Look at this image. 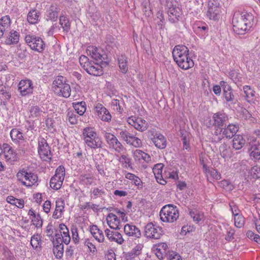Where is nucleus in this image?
<instances>
[{"label":"nucleus","instance_id":"nucleus-1","mask_svg":"<svg viewBox=\"0 0 260 260\" xmlns=\"http://www.w3.org/2000/svg\"><path fill=\"white\" fill-rule=\"evenodd\" d=\"M254 15L246 10L236 12L232 20L233 28L235 33L244 34L249 30L253 24Z\"/></svg>","mask_w":260,"mask_h":260},{"label":"nucleus","instance_id":"nucleus-2","mask_svg":"<svg viewBox=\"0 0 260 260\" xmlns=\"http://www.w3.org/2000/svg\"><path fill=\"white\" fill-rule=\"evenodd\" d=\"M172 55L174 61L183 70H188L194 66L193 60L189 56V49L184 45L176 46Z\"/></svg>","mask_w":260,"mask_h":260},{"label":"nucleus","instance_id":"nucleus-3","mask_svg":"<svg viewBox=\"0 0 260 260\" xmlns=\"http://www.w3.org/2000/svg\"><path fill=\"white\" fill-rule=\"evenodd\" d=\"M82 136L84 143L88 147L96 149L102 147V139L94 128L91 127H85L83 129Z\"/></svg>","mask_w":260,"mask_h":260},{"label":"nucleus","instance_id":"nucleus-4","mask_svg":"<svg viewBox=\"0 0 260 260\" xmlns=\"http://www.w3.org/2000/svg\"><path fill=\"white\" fill-rule=\"evenodd\" d=\"M228 120L227 114L222 112H218L214 113L212 118L207 120L205 124L208 127L214 126L215 129L214 135L218 136L221 134L223 129L222 127Z\"/></svg>","mask_w":260,"mask_h":260},{"label":"nucleus","instance_id":"nucleus-5","mask_svg":"<svg viewBox=\"0 0 260 260\" xmlns=\"http://www.w3.org/2000/svg\"><path fill=\"white\" fill-rule=\"evenodd\" d=\"M54 92L59 96L66 98L71 95L70 85L66 82V79L62 76H57L53 82Z\"/></svg>","mask_w":260,"mask_h":260},{"label":"nucleus","instance_id":"nucleus-6","mask_svg":"<svg viewBox=\"0 0 260 260\" xmlns=\"http://www.w3.org/2000/svg\"><path fill=\"white\" fill-rule=\"evenodd\" d=\"M79 61L81 67L88 74L95 76L103 74L102 66L98 63L89 61L88 58L85 55H81L79 59Z\"/></svg>","mask_w":260,"mask_h":260},{"label":"nucleus","instance_id":"nucleus-7","mask_svg":"<svg viewBox=\"0 0 260 260\" xmlns=\"http://www.w3.org/2000/svg\"><path fill=\"white\" fill-rule=\"evenodd\" d=\"M159 215L162 221L174 222L179 217V210L176 206L172 204H168L161 208L159 212Z\"/></svg>","mask_w":260,"mask_h":260},{"label":"nucleus","instance_id":"nucleus-8","mask_svg":"<svg viewBox=\"0 0 260 260\" xmlns=\"http://www.w3.org/2000/svg\"><path fill=\"white\" fill-rule=\"evenodd\" d=\"M16 177L23 185L26 187H31L35 185L38 180L36 174L24 169L18 172Z\"/></svg>","mask_w":260,"mask_h":260},{"label":"nucleus","instance_id":"nucleus-9","mask_svg":"<svg viewBox=\"0 0 260 260\" xmlns=\"http://www.w3.org/2000/svg\"><path fill=\"white\" fill-rule=\"evenodd\" d=\"M64 176L65 169L63 166H59L56 169L55 175L50 179V187L55 190L60 189L62 185Z\"/></svg>","mask_w":260,"mask_h":260},{"label":"nucleus","instance_id":"nucleus-10","mask_svg":"<svg viewBox=\"0 0 260 260\" xmlns=\"http://www.w3.org/2000/svg\"><path fill=\"white\" fill-rule=\"evenodd\" d=\"M176 2L174 0H166V7L168 9V14L169 21L175 23L179 20L182 14L181 9L176 7Z\"/></svg>","mask_w":260,"mask_h":260},{"label":"nucleus","instance_id":"nucleus-11","mask_svg":"<svg viewBox=\"0 0 260 260\" xmlns=\"http://www.w3.org/2000/svg\"><path fill=\"white\" fill-rule=\"evenodd\" d=\"M221 12L220 4L218 0H209L208 8L206 13L207 17L213 20H217Z\"/></svg>","mask_w":260,"mask_h":260},{"label":"nucleus","instance_id":"nucleus-12","mask_svg":"<svg viewBox=\"0 0 260 260\" xmlns=\"http://www.w3.org/2000/svg\"><path fill=\"white\" fill-rule=\"evenodd\" d=\"M25 40L26 43L32 50L41 53L45 49V43L40 37L28 35L26 36Z\"/></svg>","mask_w":260,"mask_h":260},{"label":"nucleus","instance_id":"nucleus-13","mask_svg":"<svg viewBox=\"0 0 260 260\" xmlns=\"http://www.w3.org/2000/svg\"><path fill=\"white\" fill-rule=\"evenodd\" d=\"M144 233L147 238L151 239H159L162 235V228L152 222L145 225Z\"/></svg>","mask_w":260,"mask_h":260},{"label":"nucleus","instance_id":"nucleus-14","mask_svg":"<svg viewBox=\"0 0 260 260\" xmlns=\"http://www.w3.org/2000/svg\"><path fill=\"white\" fill-rule=\"evenodd\" d=\"M38 153L41 158L44 161H49L51 159L50 147L46 140L42 137L38 139Z\"/></svg>","mask_w":260,"mask_h":260},{"label":"nucleus","instance_id":"nucleus-15","mask_svg":"<svg viewBox=\"0 0 260 260\" xmlns=\"http://www.w3.org/2000/svg\"><path fill=\"white\" fill-rule=\"evenodd\" d=\"M119 136L128 144L135 147H140L142 145L141 139L131 134L126 130H121L119 132Z\"/></svg>","mask_w":260,"mask_h":260},{"label":"nucleus","instance_id":"nucleus-16","mask_svg":"<svg viewBox=\"0 0 260 260\" xmlns=\"http://www.w3.org/2000/svg\"><path fill=\"white\" fill-rule=\"evenodd\" d=\"M128 123L140 132H144L148 127V122L140 117L131 116L127 119Z\"/></svg>","mask_w":260,"mask_h":260},{"label":"nucleus","instance_id":"nucleus-17","mask_svg":"<svg viewBox=\"0 0 260 260\" xmlns=\"http://www.w3.org/2000/svg\"><path fill=\"white\" fill-rule=\"evenodd\" d=\"M18 88L22 96L29 95L32 92V82L29 79L22 80L19 82Z\"/></svg>","mask_w":260,"mask_h":260},{"label":"nucleus","instance_id":"nucleus-18","mask_svg":"<svg viewBox=\"0 0 260 260\" xmlns=\"http://www.w3.org/2000/svg\"><path fill=\"white\" fill-rule=\"evenodd\" d=\"M105 138L110 147H112L118 152H120L123 150L122 145L114 135L110 133H106Z\"/></svg>","mask_w":260,"mask_h":260},{"label":"nucleus","instance_id":"nucleus-19","mask_svg":"<svg viewBox=\"0 0 260 260\" xmlns=\"http://www.w3.org/2000/svg\"><path fill=\"white\" fill-rule=\"evenodd\" d=\"M98 117L103 121L110 122L112 116L109 111L102 104H98L94 108Z\"/></svg>","mask_w":260,"mask_h":260},{"label":"nucleus","instance_id":"nucleus-20","mask_svg":"<svg viewBox=\"0 0 260 260\" xmlns=\"http://www.w3.org/2000/svg\"><path fill=\"white\" fill-rule=\"evenodd\" d=\"M4 157L7 161L12 163L17 159V155L15 150L9 144H3V152Z\"/></svg>","mask_w":260,"mask_h":260},{"label":"nucleus","instance_id":"nucleus-21","mask_svg":"<svg viewBox=\"0 0 260 260\" xmlns=\"http://www.w3.org/2000/svg\"><path fill=\"white\" fill-rule=\"evenodd\" d=\"M105 233L107 238L111 242H115L119 244H122L124 242V239L122 235L116 230H111L107 229L105 230Z\"/></svg>","mask_w":260,"mask_h":260},{"label":"nucleus","instance_id":"nucleus-22","mask_svg":"<svg viewBox=\"0 0 260 260\" xmlns=\"http://www.w3.org/2000/svg\"><path fill=\"white\" fill-rule=\"evenodd\" d=\"M60 11L59 6L57 4H52L47 9L46 13V19L47 21H56Z\"/></svg>","mask_w":260,"mask_h":260},{"label":"nucleus","instance_id":"nucleus-23","mask_svg":"<svg viewBox=\"0 0 260 260\" xmlns=\"http://www.w3.org/2000/svg\"><path fill=\"white\" fill-rule=\"evenodd\" d=\"M55 239L53 241V253L57 258H61L63 254V245L59 235L55 234Z\"/></svg>","mask_w":260,"mask_h":260},{"label":"nucleus","instance_id":"nucleus-24","mask_svg":"<svg viewBox=\"0 0 260 260\" xmlns=\"http://www.w3.org/2000/svg\"><path fill=\"white\" fill-rule=\"evenodd\" d=\"M65 202L63 198L57 199L55 202V209L53 213L52 217L54 219L61 218L64 211Z\"/></svg>","mask_w":260,"mask_h":260},{"label":"nucleus","instance_id":"nucleus-25","mask_svg":"<svg viewBox=\"0 0 260 260\" xmlns=\"http://www.w3.org/2000/svg\"><path fill=\"white\" fill-rule=\"evenodd\" d=\"M124 232L126 235L138 238L141 236V231L139 228L133 223H127L124 226Z\"/></svg>","mask_w":260,"mask_h":260},{"label":"nucleus","instance_id":"nucleus-26","mask_svg":"<svg viewBox=\"0 0 260 260\" xmlns=\"http://www.w3.org/2000/svg\"><path fill=\"white\" fill-rule=\"evenodd\" d=\"M102 50L93 46H89L87 47L86 52L93 59L101 62L102 61L103 54Z\"/></svg>","mask_w":260,"mask_h":260},{"label":"nucleus","instance_id":"nucleus-27","mask_svg":"<svg viewBox=\"0 0 260 260\" xmlns=\"http://www.w3.org/2000/svg\"><path fill=\"white\" fill-rule=\"evenodd\" d=\"M10 135L12 141L16 144L22 143L24 141V135L22 131L17 128L11 129Z\"/></svg>","mask_w":260,"mask_h":260},{"label":"nucleus","instance_id":"nucleus-28","mask_svg":"<svg viewBox=\"0 0 260 260\" xmlns=\"http://www.w3.org/2000/svg\"><path fill=\"white\" fill-rule=\"evenodd\" d=\"M219 151L221 156L225 159V160L234 161L233 157L234 153L230 147L228 146L225 144H222L219 147Z\"/></svg>","mask_w":260,"mask_h":260},{"label":"nucleus","instance_id":"nucleus-29","mask_svg":"<svg viewBox=\"0 0 260 260\" xmlns=\"http://www.w3.org/2000/svg\"><path fill=\"white\" fill-rule=\"evenodd\" d=\"M151 140L157 148L162 149L166 147L167 140L166 138L162 134L160 133L155 134Z\"/></svg>","mask_w":260,"mask_h":260},{"label":"nucleus","instance_id":"nucleus-30","mask_svg":"<svg viewBox=\"0 0 260 260\" xmlns=\"http://www.w3.org/2000/svg\"><path fill=\"white\" fill-rule=\"evenodd\" d=\"M106 220L109 226L113 230L119 229L120 219L118 216L113 213H110L108 214Z\"/></svg>","mask_w":260,"mask_h":260},{"label":"nucleus","instance_id":"nucleus-31","mask_svg":"<svg viewBox=\"0 0 260 260\" xmlns=\"http://www.w3.org/2000/svg\"><path fill=\"white\" fill-rule=\"evenodd\" d=\"M11 24V20L8 15L4 16L0 19V38L6 31L10 29Z\"/></svg>","mask_w":260,"mask_h":260},{"label":"nucleus","instance_id":"nucleus-32","mask_svg":"<svg viewBox=\"0 0 260 260\" xmlns=\"http://www.w3.org/2000/svg\"><path fill=\"white\" fill-rule=\"evenodd\" d=\"M28 215L34 225L37 228L42 227L43 220L39 213L35 212L32 209H30L28 212Z\"/></svg>","mask_w":260,"mask_h":260},{"label":"nucleus","instance_id":"nucleus-33","mask_svg":"<svg viewBox=\"0 0 260 260\" xmlns=\"http://www.w3.org/2000/svg\"><path fill=\"white\" fill-rule=\"evenodd\" d=\"M59 230L61 238V242L68 245L71 241V237L70 235L69 230L67 226L63 223L59 225Z\"/></svg>","mask_w":260,"mask_h":260},{"label":"nucleus","instance_id":"nucleus-34","mask_svg":"<svg viewBox=\"0 0 260 260\" xmlns=\"http://www.w3.org/2000/svg\"><path fill=\"white\" fill-rule=\"evenodd\" d=\"M90 232L93 238L99 243L104 242L105 237L103 231L96 225H92L89 228Z\"/></svg>","mask_w":260,"mask_h":260},{"label":"nucleus","instance_id":"nucleus-35","mask_svg":"<svg viewBox=\"0 0 260 260\" xmlns=\"http://www.w3.org/2000/svg\"><path fill=\"white\" fill-rule=\"evenodd\" d=\"M19 32L11 30L5 41V44L8 45L16 44L19 42Z\"/></svg>","mask_w":260,"mask_h":260},{"label":"nucleus","instance_id":"nucleus-36","mask_svg":"<svg viewBox=\"0 0 260 260\" xmlns=\"http://www.w3.org/2000/svg\"><path fill=\"white\" fill-rule=\"evenodd\" d=\"M249 156L250 158L254 161L260 159V144H254L250 146L249 149Z\"/></svg>","mask_w":260,"mask_h":260},{"label":"nucleus","instance_id":"nucleus-37","mask_svg":"<svg viewBox=\"0 0 260 260\" xmlns=\"http://www.w3.org/2000/svg\"><path fill=\"white\" fill-rule=\"evenodd\" d=\"M220 85L223 86V96L226 102H232L234 100V95L232 91L231 87L223 81L220 82Z\"/></svg>","mask_w":260,"mask_h":260},{"label":"nucleus","instance_id":"nucleus-38","mask_svg":"<svg viewBox=\"0 0 260 260\" xmlns=\"http://www.w3.org/2000/svg\"><path fill=\"white\" fill-rule=\"evenodd\" d=\"M124 175L125 178L132 181L138 189H142L143 188V182L138 176L127 172H125Z\"/></svg>","mask_w":260,"mask_h":260},{"label":"nucleus","instance_id":"nucleus-39","mask_svg":"<svg viewBox=\"0 0 260 260\" xmlns=\"http://www.w3.org/2000/svg\"><path fill=\"white\" fill-rule=\"evenodd\" d=\"M239 126L237 125L230 124L225 127L223 131V134L227 138H231L234 137L236 133L238 131Z\"/></svg>","mask_w":260,"mask_h":260},{"label":"nucleus","instance_id":"nucleus-40","mask_svg":"<svg viewBox=\"0 0 260 260\" xmlns=\"http://www.w3.org/2000/svg\"><path fill=\"white\" fill-rule=\"evenodd\" d=\"M194 29L197 33L201 34L203 37L207 36L208 34V26L205 22H197L194 24Z\"/></svg>","mask_w":260,"mask_h":260},{"label":"nucleus","instance_id":"nucleus-41","mask_svg":"<svg viewBox=\"0 0 260 260\" xmlns=\"http://www.w3.org/2000/svg\"><path fill=\"white\" fill-rule=\"evenodd\" d=\"M133 157L136 161L143 160L146 162H149L151 160L149 155L139 149L134 151Z\"/></svg>","mask_w":260,"mask_h":260},{"label":"nucleus","instance_id":"nucleus-42","mask_svg":"<svg viewBox=\"0 0 260 260\" xmlns=\"http://www.w3.org/2000/svg\"><path fill=\"white\" fill-rule=\"evenodd\" d=\"M202 161L204 171L207 177L210 175L213 179L215 180H219L221 179V174L216 170L213 168H208L207 166L203 162V160H202Z\"/></svg>","mask_w":260,"mask_h":260},{"label":"nucleus","instance_id":"nucleus-43","mask_svg":"<svg viewBox=\"0 0 260 260\" xmlns=\"http://www.w3.org/2000/svg\"><path fill=\"white\" fill-rule=\"evenodd\" d=\"M106 189L102 186L93 187L91 190L90 197L92 199L103 198L106 196Z\"/></svg>","mask_w":260,"mask_h":260},{"label":"nucleus","instance_id":"nucleus-44","mask_svg":"<svg viewBox=\"0 0 260 260\" xmlns=\"http://www.w3.org/2000/svg\"><path fill=\"white\" fill-rule=\"evenodd\" d=\"M163 167L164 165L160 163L155 165L153 168V172L156 177V179L157 180V182L161 184H165L167 183V182L164 180H162V182L158 181L159 178L160 179L162 177V172Z\"/></svg>","mask_w":260,"mask_h":260},{"label":"nucleus","instance_id":"nucleus-45","mask_svg":"<svg viewBox=\"0 0 260 260\" xmlns=\"http://www.w3.org/2000/svg\"><path fill=\"white\" fill-rule=\"evenodd\" d=\"M245 140L241 135H237L234 136L233 140V147L236 150L241 149L245 145Z\"/></svg>","mask_w":260,"mask_h":260},{"label":"nucleus","instance_id":"nucleus-46","mask_svg":"<svg viewBox=\"0 0 260 260\" xmlns=\"http://www.w3.org/2000/svg\"><path fill=\"white\" fill-rule=\"evenodd\" d=\"M143 248V245L142 244H137L134 248L132 249L127 254V257L130 258H135L136 256H139L142 253V250Z\"/></svg>","mask_w":260,"mask_h":260},{"label":"nucleus","instance_id":"nucleus-47","mask_svg":"<svg viewBox=\"0 0 260 260\" xmlns=\"http://www.w3.org/2000/svg\"><path fill=\"white\" fill-rule=\"evenodd\" d=\"M39 13L36 10L30 11L27 14V19L30 24H36L39 20Z\"/></svg>","mask_w":260,"mask_h":260},{"label":"nucleus","instance_id":"nucleus-48","mask_svg":"<svg viewBox=\"0 0 260 260\" xmlns=\"http://www.w3.org/2000/svg\"><path fill=\"white\" fill-rule=\"evenodd\" d=\"M189 215L193 219V220L197 223H199L203 220L204 217L202 212L196 209L190 210L189 211Z\"/></svg>","mask_w":260,"mask_h":260},{"label":"nucleus","instance_id":"nucleus-49","mask_svg":"<svg viewBox=\"0 0 260 260\" xmlns=\"http://www.w3.org/2000/svg\"><path fill=\"white\" fill-rule=\"evenodd\" d=\"M6 200L8 203L15 205L19 208H23L24 207V202L22 199H16L10 196L7 198Z\"/></svg>","mask_w":260,"mask_h":260},{"label":"nucleus","instance_id":"nucleus-50","mask_svg":"<svg viewBox=\"0 0 260 260\" xmlns=\"http://www.w3.org/2000/svg\"><path fill=\"white\" fill-rule=\"evenodd\" d=\"M165 176L166 178L174 180L178 179V172L176 169L168 168L165 170Z\"/></svg>","mask_w":260,"mask_h":260},{"label":"nucleus","instance_id":"nucleus-51","mask_svg":"<svg viewBox=\"0 0 260 260\" xmlns=\"http://www.w3.org/2000/svg\"><path fill=\"white\" fill-rule=\"evenodd\" d=\"M119 67L123 73H126L128 71L127 57L125 55H121L118 59Z\"/></svg>","mask_w":260,"mask_h":260},{"label":"nucleus","instance_id":"nucleus-52","mask_svg":"<svg viewBox=\"0 0 260 260\" xmlns=\"http://www.w3.org/2000/svg\"><path fill=\"white\" fill-rule=\"evenodd\" d=\"M73 107L79 115H83L86 110V103L84 102L73 103Z\"/></svg>","mask_w":260,"mask_h":260},{"label":"nucleus","instance_id":"nucleus-53","mask_svg":"<svg viewBox=\"0 0 260 260\" xmlns=\"http://www.w3.org/2000/svg\"><path fill=\"white\" fill-rule=\"evenodd\" d=\"M59 24L63 29V31L68 32L71 27L70 22L66 16L63 15L59 17Z\"/></svg>","mask_w":260,"mask_h":260},{"label":"nucleus","instance_id":"nucleus-54","mask_svg":"<svg viewBox=\"0 0 260 260\" xmlns=\"http://www.w3.org/2000/svg\"><path fill=\"white\" fill-rule=\"evenodd\" d=\"M243 91L245 94V97L246 101L248 102H251L254 96L255 92L254 90L250 86L245 85L243 86Z\"/></svg>","mask_w":260,"mask_h":260},{"label":"nucleus","instance_id":"nucleus-55","mask_svg":"<svg viewBox=\"0 0 260 260\" xmlns=\"http://www.w3.org/2000/svg\"><path fill=\"white\" fill-rule=\"evenodd\" d=\"M80 181L84 185H91L93 183V176L91 174H82L79 177Z\"/></svg>","mask_w":260,"mask_h":260},{"label":"nucleus","instance_id":"nucleus-56","mask_svg":"<svg viewBox=\"0 0 260 260\" xmlns=\"http://www.w3.org/2000/svg\"><path fill=\"white\" fill-rule=\"evenodd\" d=\"M119 162L125 168H132L131 159L126 155H122L119 158Z\"/></svg>","mask_w":260,"mask_h":260},{"label":"nucleus","instance_id":"nucleus-57","mask_svg":"<svg viewBox=\"0 0 260 260\" xmlns=\"http://www.w3.org/2000/svg\"><path fill=\"white\" fill-rule=\"evenodd\" d=\"M30 244L34 249H37L40 247L41 244L40 236L36 234L32 236L30 240Z\"/></svg>","mask_w":260,"mask_h":260},{"label":"nucleus","instance_id":"nucleus-58","mask_svg":"<svg viewBox=\"0 0 260 260\" xmlns=\"http://www.w3.org/2000/svg\"><path fill=\"white\" fill-rule=\"evenodd\" d=\"M250 175L253 179L260 178V166H255L252 167L249 171Z\"/></svg>","mask_w":260,"mask_h":260},{"label":"nucleus","instance_id":"nucleus-59","mask_svg":"<svg viewBox=\"0 0 260 260\" xmlns=\"http://www.w3.org/2000/svg\"><path fill=\"white\" fill-rule=\"evenodd\" d=\"M42 111L38 106H32L29 109L30 116L31 117H38L41 116Z\"/></svg>","mask_w":260,"mask_h":260},{"label":"nucleus","instance_id":"nucleus-60","mask_svg":"<svg viewBox=\"0 0 260 260\" xmlns=\"http://www.w3.org/2000/svg\"><path fill=\"white\" fill-rule=\"evenodd\" d=\"M234 221L235 225L238 228H240L244 224V217L241 214H239L234 217Z\"/></svg>","mask_w":260,"mask_h":260},{"label":"nucleus","instance_id":"nucleus-61","mask_svg":"<svg viewBox=\"0 0 260 260\" xmlns=\"http://www.w3.org/2000/svg\"><path fill=\"white\" fill-rule=\"evenodd\" d=\"M67 120L71 124H75L77 123V118L76 115L73 111H69L67 113Z\"/></svg>","mask_w":260,"mask_h":260},{"label":"nucleus","instance_id":"nucleus-62","mask_svg":"<svg viewBox=\"0 0 260 260\" xmlns=\"http://www.w3.org/2000/svg\"><path fill=\"white\" fill-rule=\"evenodd\" d=\"M72 234V240L75 243H78L79 241V237L78 229L76 226H73L71 229Z\"/></svg>","mask_w":260,"mask_h":260},{"label":"nucleus","instance_id":"nucleus-63","mask_svg":"<svg viewBox=\"0 0 260 260\" xmlns=\"http://www.w3.org/2000/svg\"><path fill=\"white\" fill-rule=\"evenodd\" d=\"M220 186L226 190L233 189V185L229 181L227 180H223L219 183Z\"/></svg>","mask_w":260,"mask_h":260},{"label":"nucleus","instance_id":"nucleus-64","mask_svg":"<svg viewBox=\"0 0 260 260\" xmlns=\"http://www.w3.org/2000/svg\"><path fill=\"white\" fill-rule=\"evenodd\" d=\"M111 105L114 110L119 112H121V108L120 106L119 100L116 99L112 100L111 102Z\"/></svg>","mask_w":260,"mask_h":260}]
</instances>
